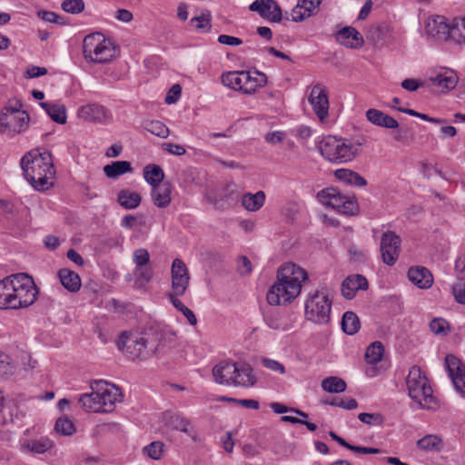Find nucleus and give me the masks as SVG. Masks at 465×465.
I'll return each mask as SVG.
<instances>
[{"label":"nucleus","mask_w":465,"mask_h":465,"mask_svg":"<svg viewBox=\"0 0 465 465\" xmlns=\"http://www.w3.org/2000/svg\"><path fill=\"white\" fill-rule=\"evenodd\" d=\"M37 294L38 289L28 274L7 276L0 281V309L26 308L36 301Z\"/></svg>","instance_id":"f257e3e1"},{"label":"nucleus","mask_w":465,"mask_h":465,"mask_svg":"<svg viewBox=\"0 0 465 465\" xmlns=\"http://www.w3.org/2000/svg\"><path fill=\"white\" fill-rule=\"evenodd\" d=\"M307 272L294 263L282 265L277 272V282L269 289L266 298L271 305L290 303L301 292Z\"/></svg>","instance_id":"f03ea898"},{"label":"nucleus","mask_w":465,"mask_h":465,"mask_svg":"<svg viewBox=\"0 0 465 465\" xmlns=\"http://www.w3.org/2000/svg\"><path fill=\"white\" fill-rule=\"evenodd\" d=\"M23 175L37 191H45L54 184L55 170L50 152H27L21 158Z\"/></svg>","instance_id":"7ed1b4c3"},{"label":"nucleus","mask_w":465,"mask_h":465,"mask_svg":"<svg viewBox=\"0 0 465 465\" xmlns=\"http://www.w3.org/2000/svg\"><path fill=\"white\" fill-rule=\"evenodd\" d=\"M158 334L136 333L123 331L119 334L115 344L127 357L133 360H145L158 350Z\"/></svg>","instance_id":"20e7f679"},{"label":"nucleus","mask_w":465,"mask_h":465,"mask_svg":"<svg viewBox=\"0 0 465 465\" xmlns=\"http://www.w3.org/2000/svg\"><path fill=\"white\" fill-rule=\"evenodd\" d=\"M213 376L217 383L227 386L252 387L256 382L252 368L243 361H220L213 368Z\"/></svg>","instance_id":"39448f33"},{"label":"nucleus","mask_w":465,"mask_h":465,"mask_svg":"<svg viewBox=\"0 0 465 465\" xmlns=\"http://www.w3.org/2000/svg\"><path fill=\"white\" fill-rule=\"evenodd\" d=\"M409 396L422 409L436 410L439 407L428 379L417 365L411 367L406 377Z\"/></svg>","instance_id":"423d86ee"},{"label":"nucleus","mask_w":465,"mask_h":465,"mask_svg":"<svg viewBox=\"0 0 465 465\" xmlns=\"http://www.w3.org/2000/svg\"><path fill=\"white\" fill-rule=\"evenodd\" d=\"M331 307V302L327 295L316 292L305 302L306 317L314 322H327L330 319Z\"/></svg>","instance_id":"0eeeda50"},{"label":"nucleus","mask_w":465,"mask_h":465,"mask_svg":"<svg viewBox=\"0 0 465 465\" xmlns=\"http://www.w3.org/2000/svg\"><path fill=\"white\" fill-rule=\"evenodd\" d=\"M319 150L322 155L332 163L346 162L349 154V146L341 139L335 136L324 137L319 143Z\"/></svg>","instance_id":"6e6552de"},{"label":"nucleus","mask_w":465,"mask_h":465,"mask_svg":"<svg viewBox=\"0 0 465 465\" xmlns=\"http://www.w3.org/2000/svg\"><path fill=\"white\" fill-rule=\"evenodd\" d=\"M29 115L26 112H18L15 108L10 113L0 114V131L2 133L19 134L28 126Z\"/></svg>","instance_id":"1a4fd4ad"},{"label":"nucleus","mask_w":465,"mask_h":465,"mask_svg":"<svg viewBox=\"0 0 465 465\" xmlns=\"http://www.w3.org/2000/svg\"><path fill=\"white\" fill-rule=\"evenodd\" d=\"M172 292L175 298L183 296L188 286L190 276L185 263L181 259H174L172 264Z\"/></svg>","instance_id":"9d476101"},{"label":"nucleus","mask_w":465,"mask_h":465,"mask_svg":"<svg viewBox=\"0 0 465 465\" xmlns=\"http://www.w3.org/2000/svg\"><path fill=\"white\" fill-rule=\"evenodd\" d=\"M401 240L394 232L387 231L381 238V252L382 261L388 265H393L400 255Z\"/></svg>","instance_id":"9b49d317"},{"label":"nucleus","mask_w":465,"mask_h":465,"mask_svg":"<svg viewBox=\"0 0 465 465\" xmlns=\"http://www.w3.org/2000/svg\"><path fill=\"white\" fill-rule=\"evenodd\" d=\"M444 365L455 390L460 394H465V363L456 356L448 354Z\"/></svg>","instance_id":"f8f14e48"},{"label":"nucleus","mask_w":465,"mask_h":465,"mask_svg":"<svg viewBox=\"0 0 465 465\" xmlns=\"http://www.w3.org/2000/svg\"><path fill=\"white\" fill-rule=\"evenodd\" d=\"M317 197L319 201L328 207H331L341 214L349 213V198L341 194L336 188L331 187L322 190L318 193Z\"/></svg>","instance_id":"ddd939ff"},{"label":"nucleus","mask_w":465,"mask_h":465,"mask_svg":"<svg viewBox=\"0 0 465 465\" xmlns=\"http://www.w3.org/2000/svg\"><path fill=\"white\" fill-rule=\"evenodd\" d=\"M308 101L321 123H324L329 114V99L327 92L321 84H315L310 93Z\"/></svg>","instance_id":"4468645a"},{"label":"nucleus","mask_w":465,"mask_h":465,"mask_svg":"<svg viewBox=\"0 0 465 465\" xmlns=\"http://www.w3.org/2000/svg\"><path fill=\"white\" fill-rule=\"evenodd\" d=\"M78 115L84 121L94 124H107L113 119L111 112L99 104H88L82 106L78 111Z\"/></svg>","instance_id":"2eb2a0df"},{"label":"nucleus","mask_w":465,"mask_h":465,"mask_svg":"<svg viewBox=\"0 0 465 465\" xmlns=\"http://www.w3.org/2000/svg\"><path fill=\"white\" fill-rule=\"evenodd\" d=\"M249 9L271 22L282 21V9L274 0H255L250 5Z\"/></svg>","instance_id":"dca6fc26"},{"label":"nucleus","mask_w":465,"mask_h":465,"mask_svg":"<svg viewBox=\"0 0 465 465\" xmlns=\"http://www.w3.org/2000/svg\"><path fill=\"white\" fill-rule=\"evenodd\" d=\"M94 385L95 389L99 390L101 404L111 411L114 404L121 401L122 394L119 389L114 385L109 388V384L104 381H94Z\"/></svg>","instance_id":"f3484780"},{"label":"nucleus","mask_w":465,"mask_h":465,"mask_svg":"<svg viewBox=\"0 0 465 465\" xmlns=\"http://www.w3.org/2000/svg\"><path fill=\"white\" fill-rule=\"evenodd\" d=\"M93 391L81 395L79 403L82 408L89 412H109V409L103 407L99 390L95 389L94 381L91 384Z\"/></svg>","instance_id":"a211bd4d"},{"label":"nucleus","mask_w":465,"mask_h":465,"mask_svg":"<svg viewBox=\"0 0 465 465\" xmlns=\"http://www.w3.org/2000/svg\"><path fill=\"white\" fill-rule=\"evenodd\" d=\"M163 420L165 425L171 429L180 430L187 434L189 437L194 439L195 432L191 427L190 421L184 417L176 413L166 411L163 413Z\"/></svg>","instance_id":"6ab92c4d"},{"label":"nucleus","mask_w":465,"mask_h":465,"mask_svg":"<svg viewBox=\"0 0 465 465\" xmlns=\"http://www.w3.org/2000/svg\"><path fill=\"white\" fill-rule=\"evenodd\" d=\"M409 280L420 289H429L433 283L431 272L425 267H411L408 271Z\"/></svg>","instance_id":"aec40b11"},{"label":"nucleus","mask_w":465,"mask_h":465,"mask_svg":"<svg viewBox=\"0 0 465 465\" xmlns=\"http://www.w3.org/2000/svg\"><path fill=\"white\" fill-rule=\"evenodd\" d=\"M173 185L169 182H163L162 184L152 187V200L158 208H166L172 201L171 193Z\"/></svg>","instance_id":"412c9836"},{"label":"nucleus","mask_w":465,"mask_h":465,"mask_svg":"<svg viewBox=\"0 0 465 465\" xmlns=\"http://www.w3.org/2000/svg\"><path fill=\"white\" fill-rule=\"evenodd\" d=\"M366 117L372 124L380 127L386 129H397L399 127V123L396 119L378 109H369L366 112Z\"/></svg>","instance_id":"4be33fe9"},{"label":"nucleus","mask_w":465,"mask_h":465,"mask_svg":"<svg viewBox=\"0 0 465 465\" xmlns=\"http://www.w3.org/2000/svg\"><path fill=\"white\" fill-rule=\"evenodd\" d=\"M450 28L451 25L447 22V19L444 16L438 15L432 22L428 24V30L430 34L440 41L450 40Z\"/></svg>","instance_id":"5701e85b"},{"label":"nucleus","mask_w":465,"mask_h":465,"mask_svg":"<svg viewBox=\"0 0 465 465\" xmlns=\"http://www.w3.org/2000/svg\"><path fill=\"white\" fill-rule=\"evenodd\" d=\"M114 55V49L112 43L105 39V43L101 41V45H97L94 52L88 56V62L104 64L109 62Z\"/></svg>","instance_id":"b1692460"},{"label":"nucleus","mask_w":465,"mask_h":465,"mask_svg":"<svg viewBox=\"0 0 465 465\" xmlns=\"http://www.w3.org/2000/svg\"><path fill=\"white\" fill-rule=\"evenodd\" d=\"M243 93L244 94H252L257 88L263 86L266 84L267 78L266 75L258 71L253 72L252 74L250 72L243 71Z\"/></svg>","instance_id":"393cba45"},{"label":"nucleus","mask_w":465,"mask_h":465,"mask_svg":"<svg viewBox=\"0 0 465 465\" xmlns=\"http://www.w3.org/2000/svg\"><path fill=\"white\" fill-rule=\"evenodd\" d=\"M430 81L433 85L438 86L441 91H444L454 89L458 84L459 77L454 71L449 70L430 77Z\"/></svg>","instance_id":"a878e982"},{"label":"nucleus","mask_w":465,"mask_h":465,"mask_svg":"<svg viewBox=\"0 0 465 465\" xmlns=\"http://www.w3.org/2000/svg\"><path fill=\"white\" fill-rule=\"evenodd\" d=\"M58 277L61 284L69 292H75L81 287V279L79 275L66 268L58 271Z\"/></svg>","instance_id":"bb28decb"},{"label":"nucleus","mask_w":465,"mask_h":465,"mask_svg":"<svg viewBox=\"0 0 465 465\" xmlns=\"http://www.w3.org/2000/svg\"><path fill=\"white\" fill-rule=\"evenodd\" d=\"M134 169L128 161H116L104 167V173L110 179H116L119 176L133 173Z\"/></svg>","instance_id":"cd10ccee"},{"label":"nucleus","mask_w":465,"mask_h":465,"mask_svg":"<svg viewBox=\"0 0 465 465\" xmlns=\"http://www.w3.org/2000/svg\"><path fill=\"white\" fill-rule=\"evenodd\" d=\"M118 203L126 210H132L138 207L142 202V196L136 192L123 189L117 196Z\"/></svg>","instance_id":"c85d7f7f"},{"label":"nucleus","mask_w":465,"mask_h":465,"mask_svg":"<svg viewBox=\"0 0 465 465\" xmlns=\"http://www.w3.org/2000/svg\"><path fill=\"white\" fill-rule=\"evenodd\" d=\"M40 106L44 108L47 115L55 123L63 124L66 122V109L63 104H48L41 102Z\"/></svg>","instance_id":"c756f323"},{"label":"nucleus","mask_w":465,"mask_h":465,"mask_svg":"<svg viewBox=\"0 0 465 465\" xmlns=\"http://www.w3.org/2000/svg\"><path fill=\"white\" fill-rule=\"evenodd\" d=\"M143 177L152 187H154L163 183L164 173L159 165L150 163L143 168Z\"/></svg>","instance_id":"7c9ffc66"},{"label":"nucleus","mask_w":465,"mask_h":465,"mask_svg":"<svg viewBox=\"0 0 465 465\" xmlns=\"http://www.w3.org/2000/svg\"><path fill=\"white\" fill-rule=\"evenodd\" d=\"M265 202V193L259 191L256 193H247L242 196V203L243 207L251 212L258 211Z\"/></svg>","instance_id":"2f4dec72"},{"label":"nucleus","mask_w":465,"mask_h":465,"mask_svg":"<svg viewBox=\"0 0 465 465\" xmlns=\"http://www.w3.org/2000/svg\"><path fill=\"white\" fill-rule=\"evenodd\" d=\"M417 446L425 451L439 452L443 448V441L439 436L429 434L419 440Z\"/></svg>","instance_id":"473e14b6"},{"label":"nucleus","mask_w":465,"mask_h":465,"mask_svg":"<svg viewBox=\"0 0 465 465\" xmlns=\"http://www.w3.org/2000/svg\"><path fill=\"white\" fill-rule=\"evenodd\" d=\"M243 71H233L223 74L222 82L225 86H228L236 91L243 93Z\"/></svg>","instance_id":"72a5a7b5"},{"label":"nucleus","mask_w":465,"mask_h":465,"mask_svg":"<svg viewBox=\"0 0 465 465\" xmlns=\"http://www.w3.org/2000/svg\"><path fill=\"white\" fill-rule=\"evenodd\" d=\"M52 447V442L47 438L36 440H27L22 445V450L30 453L42 454Z\"/></svg>","instance_id":"f704fd0d"},{"label":"nucleus","mask_w":465,"mask_h":465,"mask_svg":"<svg viewBox=\"0 0 465 465\" xmlns=\"http://www.w3.org/2000/svg\"><path fill=\"white\" fill-rule=\"evenodd\" d=\"M101 41L105 43V37L100 33L91 34L84 38L83 54L85 60H88V56H91L92 52H94L97 45H101Z\"/></svg>","instance_id":"c9c22d12"},{"label":"nucleus","mask_w":465,"mask_h":465,"mask_svg":"<svg viewBox=\"0 0 465 465\" xmlns=\"http://www.w3.org/2000/svg\"><path fill=\"white\" fill-rule=\"evenodd\" d=\"M384 347L381 341H374L366 350L365 359L367 363L374 365L381 361Z\"/></svg>","instance_id":"e433bc0d"},{"label":"nucleus","mask_w":465,"mask_h":465,"mask_svg":"<svg viewBox=\"0 0 465 465\" xmlns=\"http://www.w3.org/2000/svg\"><path fill=\"white\" fill-rule=\"evenodd\" d=\"M346 382L337 377H329L322 381V388L323 391L330 393H338L346 390Z\"/></svg>","instance_id":"4c0bfd02"},{"label":"nucleus","mask_w":465,"mask_h":465,"mask_svg":"<svg viewBox=\"0 0 465 465\" xmlns=\"http://www.w3.org/2000/svg\"><path fill=\"white\" fill-rule=\"evenodd\" d=\"M167 297L173 307L185 316L191 325H196L197 319L191 309L187 308L179 299L175 298L173 294H167Z\"/></svg>","instance_id":"58836bf2"},{"label":"nucleus","mask_w":465,"mask_h":465,"mask_svg":"<svg viewBox=\"0 0 465 465\" xmlns=\"http://www.w3.org/2000/svg\"><path fill=\"white\" fill-rule=\"evenodd\" d=\"M450 40L460 45L465 43V19L453 21L450 32Z\"/></svg>","instance_id":"ea45409f"},{"label":"nucleus","mask_w":465,"mask_h":465,"mask_svg":"<svg viewBox=\"0 0 465 465\" xmlns=\"http://www.w3.org/2000/svg\"><path fill=\"white\" fill-rule=\"evenodd\" d=\"M369 282L361 274H351V300L356 295L358 291H367Z\"/></svg>","instance_id":"a19ab883"},{"label":"nucleus","mask_w":465,"mask_h":465,"mask_svg":"<svg viewBox=\"0 0 465 465\" xmlns=\"http://www.w3.org/2000/svg\"><path fill=\"white\" fill-rule=\"evenodd\" d=\"M54 430L61 435L71 436L74 433L75 427L74 422L67 417H61L56 420Z\"/></svg>","instance_id":"79ce46f5"},{"label":"nucleus","mask_w":465,"mask_h":465,"mask_svg":"<svg viewBox=\"0 0 465 465\" xmlns=\"http://www.w3.org/2000/svg\"><path fill=\"white\" fill-rule=\"evenodd\" d=\"M145 129L161 138H166L169 135V129L168 127L160 121H150L146 123Z\"/></svg>","instance_id":"37998d69"},{"label":"nucleus","mask_w":465,"mask_h":465,"mask_svg":"<svg viewBox=\"0 0 465 465\" xmlns=\"http://www.w3.org/2000/svg\"><path fill=\"white\" fill-rule=\"evenodd\" d=\"M164 444L161 441H153L143 448V453L153 460H160L163 452Z\"/></svg>","instance_id":"c03bdc74"},{"label":"nucleus","mask_w":465,"mask_h":465,"mask_svg":"<svg viewBox=\"0 0 465 465\" xmlns=\"http://www.w3.org/2000/svg\"><path fill=\"white\" fill-rule=\"evenodd\" d=\"M211 18L210 12L203 13L199 16L193 17L191 24L198 30H209L211 28Z\"/></svg>","instance_id":"a18cd8bd"},{"label":"nucleus","mask_w":465,"mask_h":465,"mask_svg":"<svg viewBox=\"0 0 465 465\" xmlns=\"http://www.w3.org/2000/svg\"><path fill=\"white\" fill-rule=\"evenodd\" d=\"M62 9L69 14H79L84 9V0H64L62 3Z\"/></svg>","instance_id":"49530a36"},{"label":"nucleus","mask_w":465,"mask_h":465,"mask_svg":"<svg viewBox=\"0 0 465 465\" xmlns=\"http://www.w3.org/2000/svg\"><path fill=\"white\" fill-rule=\"evenodd\" d=\"M15 370V365L11 362V359L8 355L0 354V375H12Z\"/></svg>","instance_id":"de8ad7c7"},{"label":"nucleus","mask_w":465,"mask_h":465,"mask_svg":"<svg viewBox=\"0 0 465 465\" xmlns=\"http://www.w3.org/2000/svg\"><path fill=\"white\" fill-rule=\"evenodd\" d=\"M291 15L293 22H301L305 18L310 17L312 14L308 9H305L302 3L298 2V4L292 8Z\"/></svg>","instance_id":"09e8293b"},{"label":"nucleus","mask_w":465,"mask_h":465,"mask_svg":"<svg viewBox=\"0 0 465 465\" xmlns=\"http://www.w3.org/2000/svg\"><path fill=\"white\" fill-rule=\"evenodd\" d=\"M430 329L435 334H447L449 323L441 318H436L430 322Z\"/></svg>","instance_id":"8fccbe9b"},{"label":"nucleus","mask_w":465,"mask_h":465,"mask_svg":"<svg viewBox=\"0 0 465 465\" xmlns=\"http://www.w3.org/2000/svg\"><path fill=\"white\" fill-rule=\"evenodd\" d=\"M451 294L456 302L465 305V284L458 281L451 286Z\"/></svg>","instance_id":"3c124183"},{"label":"nucleus","mask_w":465,"mask_h":465,"mask_svg":"<svg viewBox=\"0 0 465 465\" xmlns=\"http://www.w3.org/2000/svg\"><path fill=\"white\" fill-rule=\"evenodd\" d=\"M136 280L142 283H147L153 277V271L147 266H138L134 271Z\"/></svg>","instance_id":"603ef678"},{"label":"nucleus","mask_w":465,"mask_h":465,"mask_svg":"<svg viewBox=\"0 0 465 465\" xmlns=\"http://www.w3.org/2000/svg\"><path fill=\"white\" fill-rule=\"evenodd\" d=\"M134 262L138 266H146L150 260V254L146 249L141 248L134 251L133 255Z\"/></svg>","instance_id":"864d4df0"},{"label":"nucleus","mask_w":465,"mask_h":465,"mask_svg":"<svg viewBox=\"0 0 465 465\" xmlns=\"http://www.w3.org/2000/svg\"><path fill=\"white\" fill-rule=\"evenodd\" d=\"M358 419L368 425L381 424L383 422L382 416L379 413H360Z\"/></svg>","instance_id":"5fc2aeb1"},{"label":"nucleus","mask_w":465,"mask_h":465,"mask_svg":"<svg viewBox=\"0 0 465 465\" xmlns=\"http://www.w3.org/2000/svg\"><path fill=\"white\" fill-rule=\"evenodd\" d=\"M181 94H182L181 86L177 84H173L170 88L169 92L167 93V94L165 96V99H164L165 104H172L176 103L179 100V98L181 97Z\"/></svg>","instance_id":"6e6d98bb"},{"label":"nucleus","mask_w":465,"mask_h":465,"mask_svg":"<svg viewBox=\"0 0 465 465\" xmlns=\"http://www.w3.org/2000/svg\"><path fill=\"white\" fill-rule=\"evenodd\" d=\"M237 270L242 275L250 274L252 272V263L248 257L244 255L239 257Z\"/></svg>","instance_id":"4d7b16f0"},{"label":"nucleus","mask_w":465,"mask_h":465,"mask_svg":"<svg viewBox=\"0 0 465 465\" xmlns=\"http://www.w3.org/2000/svg\"><path fill=\"white\" fill-rule=\"evenodd\" d=\"M38 16L45 22L55 23L60 25L64 23L62 21L63 18L59 15L52 11L41 10L38 12Z\"/></svg>","instance_id":"13d9d810"},{"label":"nucleus","mask_w":465,"mask_h":465,"mask_svg":"<svg viewBox=\"0 0 465 465\" xmlns=\"http://www.w3.org/2000/svg\"><path fill=\"white\" fill-rule=\"evenodd\" d=\"M163 148L167 151L169 153L173 155H183L186 153V150L183 146L180 144H174L171 143H163Z\"/></svg>","instance_id":"bf43d9fd"},{"label":"nucleus","mask_w":465,"mask_h":465,"mask_svg":"<svg viewBox=\"0 0 465 465\" xmlns=\"http://www.w3.org/2000/svg\"><path fill=\"white\" fill-rule=\"evenodd\" d=\"M218 42L226 45H240L242 44V40L241 38L228 35H220L218 36Z\"/></svg>","instance_id":"052dcab7"},{"label":"nucleus","mask_w":465,"mask_h":465,"mask_svg":"<svg viewBox=\"0 0 465 465\" xmlns=\"http://www.w3.org/2000/svg\"><path fill=\"white\" fill-rule=\"evenodd\" d=\"M262 363H263L264 367H266L272 371H279L282 374L285 372L284 366L277 361L271 360V359H263Z\"/></svg>","instance_id":"680f3d73"},{"label":"nucleus","mask_w":465,"mask_h":465,"mask_svg":"<svg viewBox=\"0 0 465 465\" xmlns=\"http://www.w3.org/2000/svg\"><path fill=\"white\" fill-rule=\"evenodd\" d=\"M351 38L353 42L351 43V48H360L363 45L364 40L362 35L353 27L351 26Z\"/></svg>","instance_id":"e2e57ef3"},{"label":"nucleus","mask_w":465,"mask_h":465,"mask_svg":"<svg viewBox=\"0 0 465 465\" xmlns=\"http://www.w3.org/2000/svg\"><path fill=\"white\" fill-rule=\"evenodd\" d=\"M336 41L344 46H349V26H344L335 35Z\"/></svg>","instance_id":"0e129e2a"},{"label":"nucleus","mask_w":465,"mask_h":465,"mask_svg":"<svg viewBox=\"0 0 465 465\" xmlns=\"http://www.w3.org/2000/svg\"><path fill=\"white\" fill-rule=\"evenodd\" d=\"M421 85L420 82L412 78H407L401 82L402 88L409 92H414Z\"/></svg>","instance_id":"69168bd1"},{"label":"nucleus","mask_w":465,"mask_h":465,"mask_svg":"<svg viewBox=\"0 0 465 465\" xmlns=\"http://www.w3.org/2000/svg\"><path fill=\"white\" fill-rule=\"evenodd\" d=\"M393 138L396 142L399 143H406L411 138V134L407 128H401L397 131V133L393 135Z\"/></svg>","instance_id":"338daca9"},{"label":"nucleus","mask_w":465,"mask_h":465,"mask_svg":"<svg viewBox=\"0 0 465 465\" xmlns=\"http://www.w3.org/2000/svg\"><path fill=\"white\" fill-rule=\"evenodd\" d=\"M351 185L364 187L367 185V181L360 173L351 170Z\"/></svg>","instance_id":"774afa93"}]
</instances>
